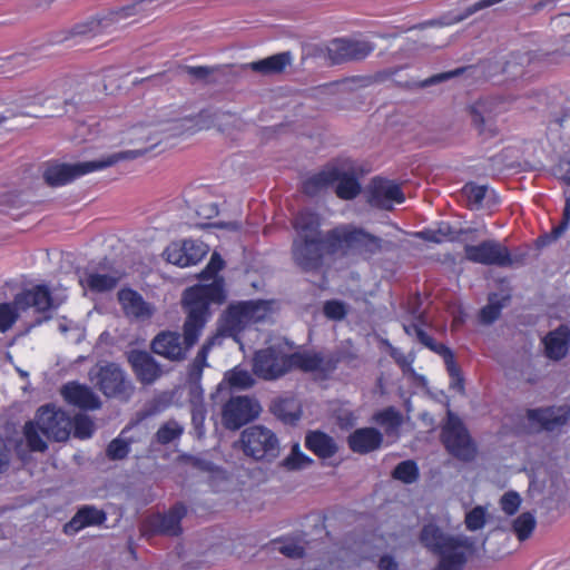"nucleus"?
Here are the masks:
<instances>
[{
    "label": "nucleus",
    "instance_id": "1",
    "mask_svg": "<svg viewBox=\"0 0 570 570\" xmlns=\"http://www.w3.org/2000/svg\"><path fill=\"white\" fill-rule=\"evenodd\" d=\"M225 262L218 253H213L207 266L199 274L203 281L213 279L210 284H199L184 291L183 307L187 314L183 334L176 331H161L150 342L153 353L170 361L183 362L189 350L197 343L200 333L212 315L210 305H222L226 298L225 281L217 276Z\"/></svg>",
    "mask_w": 570,
    "mask_h": 570
},
{
    "label": "nucleus",
    "instance_id": "2",
    "mask_svg": "<svg viewBox=\"0 0 570 570\" xmlns=\"http://www.w3.org/2000/svg\"><path fill=\"white\" fill-rule=\"evenodd\" d=\"M424 548L438 556L432 570H464L475 552V541L464 534H451L434 523L425 524L420 532Z\"/></svg>",
    "mask_w": 570,
    "mask_h": 570
},
{
    "label": "nucleus",
    "instance_id": "3",
    "mask_svg": "<svg viewBox=\"0 0 570 570\" xmlns=\"http://www.w3.org/2000/svg\"><path fill=\"white\" fill-rule=\"evenodd\" d=\"M71 429V417L65 411L53 404H46L38 409L32 421L24 424L23 435L30 451L45 452L48 449L46 439L67 441Z\"/></svg>",
    "mask_w": 570,
    "mask_h": 570
},
{
    "label": "nucleus",
    "instance_id": "4",
    "mask_svg": "<svg viewBox=\"0 0 570 570\" xmlns=\"http://www.w3.org/2000/svg\"><path fill=\"white\" fill-rule=\"evenodd\" d=\"M158 144L159 140H156L151 142L149 147H141L115 153L98 160L82 161L76 164H52L46 168L43 173V178L45 181L51 187L62 186L91 171L111 167L119 161L132 160L138 157H141Z\"/></svg>",
    "mask_w": 570,
    "mask_h": 570
},
{
    "label": "nucleus",
    "instance_id": "5",
    "mask_svg": "<svg viewBox=\"0 0 570 570\" xmlns=\"http://www.w3.org/2000/svg\"><path fill=\"white\" fill-rule=\"evenodd\" d=\"M328 243L332 250H344L370 259L383 250H390L394 244L366 232L364 228L351 225L335 227L328 230Z\"/></svg>",
    "mask_w": 570,
    "mask_h": 570
},
{
    "label": "nucleus",
    "instance_id": "6",
    "mask_svg": "<svg viewBox=\"0 0 570 570\" xmlns=\"http://www.w3.org/2000/svg\"><path fill=\"white\" fill-rule=\"evenodd\" d=\"M267 309L268 306L264 301H246L230 304L219 321L218 335L235 337L248 324L264 320Z\"/></svg>",
    "mask_w": 570,
    "mask_h": 570
},
{
    "label": "nucleus",
    "instance_id": "7",
    "mask_svg": "<svg viewBox=\"0 0 570 570\" xmlns=\"http://www.w3.org/2000/svg\"><path fill=\"white\" fill-rule=\"evenodd\" d=\"M328 243V232L324 239H293L291 256L294 265L303 273H320L325 264L326 255H335Z\"/></svg>",
    "mask_w": 570,
    "mask_h": 570
},
{
    "label": "nucleus",
    "instance_id": "8",
    "mask_svg": "<svg viewBox=\"0 0 570 570\" xmlns=\"http://www.w3.org/2000/svg\"><path fill=\"white\" fill-rule=\"evenodd\" d=\"M242 448L245 455L256 461H274L281 451L277 435L263 425H253L240 434Z\"/></svg>",
    "mask_w": 570,
    "mask_h": 570
},
{
    "label": "nucleus",
    "instance_id": "9",
    "mask_svg": "<svg viewBox=\"0 0 570 570\" xmlns=\"http://www.w3.org/2000/svg\"><path fill=\"white\" fill-rule=\"evenodd\" d=\"M441 440L446 451L463 462H471L476 456V445L462 421L448 412V421L442 428Z\"/></svg>",
    "mask_w": 570,
    "mask_h": 570
},
{
    "label": "nucleus",
    "instance_id": "10",
    "mask_svg": "<svg viewBox=\"0 0 570 570\" xmlns=\"http://www.w3.org/2000/svg\"><path fill=\"white\" fill-rule=\"evenodd\" d=\"M502 1L503 0H478L474 3L466 6L463 10H451L438 18L424 20L422 22L413 24H403L402 27H400V30L391 33H379L372 31L370 33L371 36H399L400 33H406L411 31H424L426 28L452 26L463 21L464 19L469 18L470 16L476 13L480 10L490 8Z\"/></svg>",
    "mask_w": 570,
    "mask_h": 570
},
{
    "label": "nucleus",
    "instance_id": "11",
    "mask_svg": "<svg viewBox=\"0 0 570 570\" xmlns=\"http://www.w3.org/2000/svg\"><path fill=\"white\" fill-rule=\"evenodd\" d=\"M96 386L107 397L128 401L134 393V385L125 371L116 363H106L98 366L95 374Z\"/></svg>",
    "mask_w": 570,
    "mask_h": 570
},
{
    "label": "nucleus",
    "instance_id": "12",
    "mask_svg": "<svg viewBox=\"0 0 570 570\" xmlns=\"http://www.w3.org/2000/svg\"><path fill=\"white\" fill-rule=\"evenodd\" d=\"M254 373L264 380H276L291 371L289 354L276 347H267L255 353Z\"/></svg>",
    "mask_w": 570,
    "mask_h": 570
},
{
    "label": "nucleus",
    "instance_id": "13",
    "mask_svg": "<svg viewBox=\"0 0 570 570\" xmlns=\"http://www.w3.org/2000/svg\"><path fill=\"white\" fill-rule=\"evenodd\" d=\"M464 256L469 262L508 267L513 264L509 249L494 239L483 240L478 245H465Z\"/></svg>",
    "mask_w": 570,
    "mask_h": 570
},
{
    "label": "nucleus",
    "instance_id": "14",
    "mask_svg": "<svg viewBox=\"0 0 570 570\" xmlns=\"http://www.w3.org/2000/svg\"><path fill=\"white\" fill-rule=\"evenodd\" d=\"M259 411V404L253 399L248 396H233L223 407V424L227 430H238L256 419Z\"/></svg>",
    "mask_w": 570,
    "mask_h": 570
},
{
    "label": "nucleus",
    "instance_id": "15",
    "mask_svg": "<svg viewBox=\"0 0 570 570\" xmlns=\"http://www.w3.org/2000/svg\"><path fill=\"white\" fill-rule=\"evenodd\" d=\"M186 514V505L177 502L166 513H156L147 518L145 529L150 534L178 537L183 532L180 523Z\"/></svg>",
    "mask_w": 570,
    "mask_h": 570
},
{
    "label": "nucleus",
    "instance_id": "16",
    "mask_svg": "<svg viewBox=\"0 0 570 570\" xmlns=\"http://www.w3.org/2000/svg\"><path fill=\"white\" fill-rule=\"evenodd\" d=\"M373 50L372 43L357 38H333L327 46L328 58L334 65L364 59Z\"/></svg>",
    "mask_w": 570,
    "mask_h": 570
},
{
    "label": "nucleus",
    "instance_id": "17",
    "mask_svg": "<svg viewBox=\"0 0 570 570\" xmlns=\"http://www.w3.org/2000/svg\"><path fill=\"white\" fill-rule=\"evenodd\" d=\"M125 355L136 379L141 384L151 385L163 375L161 365L149 352L132 348Z\"/></svg>",
    "mask_w": 570,
    "mask_h": 570
},
{
    "label": "nucleus",
    "instance_id": "18",
    "mask_svg": "<svg viewBox=\"0 0 570 570\" xmlns=\"http://www.w3.org/2000/svg\"><path fill=\"white\" fill-rule=\"evenodd\" d=\"M404 202V194L400 186L393 181L374 178L368 195V203L373 207L385 210L392 209V204Z\"/></svg>",
    "mask_w": 570,
    "mask_h": 570
},
{
    "label": "nucleus",
    "instance_id": "19",
    "mask_svg": "<svg viewBox=\"0 0 570 570\" xmlns=\"http://www.w3.org/2000/svg\"><path fill=\"white\" fill-rule=\"evenodd\" d=\"M14 303L20 309L35 307L37 312L45 313L59 306L55 303L51 292L46 285H36L24 289L14 296Z\"/></svg>",
    "mask_w": 570,
    "mask_h": 570
},
{
    "label": "nucleus",
    "instance_id": "20",
    "mask_svg": "<svg viewBox=\"0 0 570 570\" xmlns=\"http://www.w3.org/2000/svg\"><path fill=\"white\" fill-rule=\"evenodd\" d=\"M528 419L537 422L549 432H553L566 425L570 420V407L550 406L544 409H533L528 411Z\"/></svg>",
    "mask_w": 570,
    "mask_h": 570
},
{
    "label": "nucleus",
    "instance_id": "21",
    "mask_svg": "<svg viewBox=\"0 0 570 570\" xmlns=\"http://www.w3.org/2000/svg\"><path fill=\"white\" fill-rule=\"evenodd\" d=\"M61 395L71 405L81 410H97L101 406L99 396L87 385L68 382L61 387Z\"/></svg>",
    "mask_w": 570,
    "mask_h": 570
},
{
    "label": "nucleus",
    "instance_id": "22",
    "mask_svg": "<svg viewBox=\"0 0 570 570\" xmlns=\"http://www.w3.org/2000/svg\"><path fill=\"white\" fill-rule=\"evenodd\" d=\"M291 370L294 367L305 372H332L336 368L338 360L325 356L322 353H293L289 354Z\"/></svg>",
    "mask_w": 570,
    "mask_h": 570
},
{
    "label": "nucleus",
    "instance_id": "23",
    "mask_svg": "<svg viewBox=\"0 0 570 570\" xmlns=\"http://www.w3.org/2000/svg\"><path fill=\"white\" fill-rule=\"evenodd\" d=\"M117 296L126 316L136 320H148L154 315V306L146 302L138 292L131 288H122Z\"/></svg>",
    "mask_w": 570,
    "mask_h": 570
},
{
    "label": "nucleus",
    "instance_id": "24",
    "mask_svg": "<svg viewBox=\"0 0 570 570\" xmlns=\"http://www.w3.org/2000/svg\"><path fill=\"white\" fill-rule=\"evenodd\" d=\"M542 343L544 345V354L549 360H563L569 353L570 327L564 324L559 325L543 337Z\"/></svg>",
    "mask_w": 570,
    "mask_h": 570
},
{
    "label": "nucleus",
    "instance_id": "25",
    "mask_svg": "<svg viewBox=\"0 0 570 570\" xmlns=\"http://www.w3.org/2000/svg\"><path fill=\"white\" fill-rule=\"evenodd\" d=\"M472 125L485 138L494 137L498 132L492 104L489 100H479L470 107Z\"/></svg>",
    "mask_w": 570,
    "mask_h": 570
},
{
    "label": "nucleus",
    "instance_id": "26",
    "mask_svg": "<svg viewBox=\"0 0 570 570\" xmlns=\"http://www.w3.org/2000/svg\"><path fill=\"white\" fill-rule=\"evenodd\" d=\"M383 443V434L375 428L356 429L347 438L348 448L358 454L373 452Z\"/></svg>",
    "mask_w": 570,
    "mask_h": 570
},
{
    "label": "nucleus",
    "instance_id": "27",
    "mask_svg": "<svg viewBox=\"0 0 570 570\" xmlns=\"http://www.w3.org/2000/svg\"><path fill=\"white\" fill-rule=\"evenodd\" d=\"M107 519V514L104 510L97 509L94 505H83L76 514L67 522L63 527L66 534H75L81 529L90 525H100Z\"/></svg>",
    "mask_w": 570,
    "mask_h": 570
},
{
    "label": "nucleus",
    "instance_id": "28",
    "mask_svg": "<svg viewBox=\"0 0 570 570\" xmlns=\"http://www.w3.org/2000/svg\"><path fill=\"white\" fill-rule=\"evenodd\" d=\"M295 236L293 239H324L317 214L302 210L293 219Z\"/></svg>",
    "mask_w": 570,
    "mask_h": 570
},
{
    "label": "nucleus",
    "instance_id": "29",
    "mask_svg": "<svg viewBox=\"0 0 570 570\" xmlns=\"http://www.w3.org/2000/svg\"><path fill=\"white\" fill-rule=\"evenodd\" d=\"M293 62V56L289 51H283L272 55L264 59L253 61L248 65L250 70L263 76H275L284 72V70Z\"/></svg>",
    "mask_w": 570,
    "mask_h": 570
},
{
    "label": "nucleus",
    "instance_id": "30",
    "mask_svg": "<svg viewBox=\"0 0 570 570\" xmlns=\"http://www.w3.org/2000/svg\"><path fill=\"white\" fill-rule=\"evenodd\" d=\"M223 114L212 111V110H202L197 117L195 118H183L175 120L171 124L170 129L176 134H181L184 131H196L202 129H208L216 124V120Z\"/></svg>",
    "mask_w": 570,
    "mask_h": 570
},
{
    "label": "nucleus",
    "instance_id": "31",
    "mask_svg": "<svg viewBox=\"0 0 570 570\" xmlns=\"http://www.w3.org/2000/svg\"><path fill=\"white\" fill-rule=\"evenodd\" d=\"M305 445L321 459H330L338 450L334 439L321 431L308 432L305 436Z\"/></svg>",
    "mask_w": 570,
    "mask_h": 570
},
{
    "label": "nucleus",
    "instance_id": "32",
    "mask_svg": "<svg viewBox=\"0 0 570 570\" xmlns=\"http://www.w3.org/2000/svg\"><path fill=\"white\" fill-rule=\"evenodd\" d=\"M217 336L209 337L198 351L196 357L189 366L188 382L193 385V392L200 391V380L203 370L207 366V357L212 347L215 345Z\"/></svg>",
    "mask_w": 570,
    "mask_h": 570
},
{
    "label": "nucleus",
    "instance_id": "33",
    "mask_svg": "<svg viewBox=\"0 0 570 570\" xmlns=\"http://www.w3.org/2000/svg\"><path fill=\"white\" fill-rule=\"evenodd\" d=\"M337 180V168L332 167L325 170H322L311 177H308L303 183V193L308 196H316L321 191L327 189L328 187L334 186Z\"/></svg>",
    "mask_w": 570,
    "mask_h": 570
},
{
    "label": "nucleus",
    "instance_id": "34",
    "mask_svg": "<svg viewBox=\"0 0 570 570\" xmlns=\"http://www.w3.org/2000/svg\"><path fill=\"white\" fill-rule=\"evenodd\" d=\"M374 421L384 429L387 436L397 439L403 423L402 413L394 406H389L374 415Z\"/></svg>",
    "mask_w": 570,
    "mask_h": 570
},
{
    "label": "nucleus",
    "instance_id": "35",
    "mask_svg": "<svg viewBox=\"0 0 570 570\" xmlns=\"http://www.w3.org/2000/svg\"><path fill=\"white\" fill-rule=\"evenodd\" d=\"M335 194L338 198L351 200L361 193V185L353 173L337 168V180L334 184Z\"/></svg>",
    "mask_w": 570,
    "mask_h": 570
},
{
    "label": "nucleus",
    "instance_id": "36",
    "mask_svg": "<svg viewBox=\"0 0 570 570\" xmlns=\"http://www.w3.org/2000/svg\"><path fill=\"white\" fill-rule=\"evenodd\" d=\"M271 412L286 424H295L301 416L297 402L289 397L273 401Z\"/></svg>",
    "mask_w": 570,
    "mask_h": 570
},
{
    "label": "nucleus",
    "instance_id": "37",
    "mask_svg": "<svg viewBox=\"0 0 570 570\" xmlns=\"http://www.w3.org/2000/svg\"><path fill=\"white\" fill-rule=\"evenodd\" d=\"M120 281V275L88 273L80 284L95 293H105L116 288Z\"/></svg>",
    "mask_w": 570,
    "mask_h": 570
},
{
    "label": "nucleus",
    "instance_id": "38",
    "mask_svg": "<svg viewBox=\"0 0 570 570\" xmlns=\"http://www.w3.org/2000/svg\"><path fill=\"white\" fill-rule=\"evenodd\" d=\"M463 72V69L462 68H458L455 70H452V71H446V72H441V73H436V75H433L424 80H421V81H416V80H407V81H404V82H397V85L402 88H405V89H410V90H414V89H423V88H428V87H431V86H435V85H439L443 81H446V80H450L456 76H459L460 73Z\"/></svg>",
    "mask_w": 570,
    "mask_h": 570
},
{
    "label": "nucleus",
    "instance_id": "39",
    "mask_svg": "<svg viewBox=\"0 0 570 570\" xmlns=\"http://www.w3.org/2000/svg\"><path fill=\"white\" fill-rule=\"evenodd\" d=\"M461 195L465 200L466 206L472 210H476L483 206V202L488 195V187L476 185L474 183H468L463 186Z\"/></svg>",
    "mask_w": 570,
    "mask_h": 570
},
{
    "label": "nucleus",
    "instance_id": "40",
    "mask_svg": "<svg viewBox=\"0 0 570 570\" xmlns=\"http://www.w3.org/2000/svg\"><path fill=\"white\" fill-rule=\"evenodd\" d=\"M184 433V426L176 420H168L163 423L155 433L154 440L160 445H167L180 439Z\"/></svg>",
    "mask_w": 570,
    "mask_h": 570
},
{
    "label": "nucleus",
    "instance_id": "41",
    "mask_svg": "<svg viewBox=\"0 0 570 570\" xmlns=\"http://www.w3.org/2000/svg\"><path fill=\"white\" fill-rule=\"evenodd\" d=\"M510 296L504 295L499 297L498 294H491L488 299V304L481 309L480 317L485 324H491L499 318L501 309L509 302Z\"/></svg>",
    "mask_w": 570,
    "mask_h": 570
},
{
    "label": "nucleus",
    "instance_id": "42",
    "mask_svg": "<svg viewBox=\"0 0 570 570\" xmlns=\"http://www.w3.org/2000/svg\"><path fill=\"white\" fill-rule=\"evenodd\" d=\"M392 478L404 484L415 483L420 478L419 466L415 461L406 460L400 462L391 473Z\"/></svg>",
    "mask_w": 570,
    "mask_h": 570
},
{
    "label": "nucleus",
    "instance_id": "43",
    "mask_svg": "<svg viewBox=\"0 0 570 570\" xmlns=\"http://www.w3.org/2000/svg\"><path fill=\"white\" fill-rule=\"evenodd\" d=\"M537 521L531 512L521 513L512 523L513 532L520 541L529 539L535 528Z\"/></svg>",
    "mask_w": 570,
    "mask_h": 570
},
{
    "label": "nucleus",
    "instance_id": "44",
    "mask_svg": "<svg viewBox=\"0 0 570 570\" xmlns=\"http://www.w3.org/2000/svg\"><path fill=\"white\" fill-rule=\"evenodd\" d=\"M184 262L186 266L196 265L208 252V246L198 240H184Z\"/></svg>",
    "mask_w": 570,
    "mask_h": 570
},
{
    "label": "nucleus",
    "instance_id": "45",
    "mask_svg": "<svg viewBox=\"0 0 570 570\" xmlns=\"http://www.w3.org/2000/svg\"><path fill=\"white\" fill-rule=\"evenodd\" d=\"M312 463L313 460L302 453L299 445L296 443L293 445L291 454L282 461L281 465L288 471H295L307 468Z\"/></svg>",
    "mask_w": 570,
    "mask_h": 570
},
{
    "label": "nucleus",
    "instance_id": "46",
    "mask_svg": "<svg viewBox=\"0 0 570 570\" xmlns=\"http://www.w3.org/2000/svg\"><path fill=\"white\" fill-rule=\"evenodd\" d=\"M225 380L232 387L238 390L249 389L255 383L253 375L248 371L240 367H235L234 370L226 373Z\"/></svg>",
    "mask_w": 570,
    "mask_h": 570
},
{
    "label": "nucleus",
    "instance_id": "47",
    "mask_svg": "<svg viewBox=\"0 0 570 570\" xmlns=\"http://www.w3.org/2000/svg\"><path fill=\"white\" fill-rule=\"evenodd\" d=\"M20 307L16 303H0V332L6 333L19 318Z\"/></svg>",
    "mask_w": 570,
    "mask_h": 570
},
{
    "label": "nucleus",
    "instance_id": "48",
    "mask_svg": "<svg viewBox=\"0 0 570 570\" xmlns=\"http://www.w3.org/2000/svg\"><path fill=\"white\" fill-rule=\"evenodd\" d=\"M130 452V443L122 439H114L106 449V455L111 461H120L128 456Z\"/></svg>",
    "mask_w": 570,
    "mask_h": 570
},
{
    "label": "nucleus",
    "instance_id": "49",
    "mask_svg": "<svg viewBox=\"0 0 570 570\" xmlns=\"http://www.w3.org/2000/svg\"><path fill=\"white\" fill-rule=\"evenodd\" d=\"M206 413V406L203 401L191 402V424L197 438H202L205 434Z\"/></svg>",
    "mask_w": 570,
    "mask_h": 570
},
{
    "label": "nucleus",
    "instance_id": "50",
    "mask_svg": "<svg viewBox=\"0 0 570 570\" xmlns=\"http://www.w3.org/2000/svg\"><path fill=\"white\" fill-rule=\"evenodd\" d=\"M485 509L481 505L474 507L465 514L464 523L468 530L476 531L485 524Z\"/></svg>",
    "mask_w": 570,
    "mask_h": 570
},
{
    "label": "nucleus",
    "instance_id": "51",
    "mask_svg": "<svg viewBox=\"0 0 570 570\" xmlns=\"http://www.w3.org/2000/svg\"><path fill=\"white\" fill-rule=\"evenodd\" d=\"M72 426L75 429V436L79 439H88L95 431L94 422L87 415H77Z\"/></svg>",
    "mask_w": 570,
    "mask_h": 570
},
{
    "label": "nucleus",
    "instance_id": "52",
    "mask_svg": "<svg viewBox=\"0 0 570 570\" xmlns=\"http://www.w3.org/2000/svg\"><path fill=\"white\" fill-rule=\"evenodd\" d=\"M184 244L171 243L164 252L166 261L179 267H187L184 259Z\"/></svg>",
    "mask_w": 570,
    "mask_h": 570
},
{
    "label": "nucleus",
    "instance_id": "53",
    "mask_svg": "<svg viewBox=\"0 0 570 570\" xmlns=\"http://www.w3.org/2000/svg\"><path fill=\"white\" fill-rule=\"evenodd\" d=\"M324 314L331 320H343L346 316V306L340 301H327L324 304Z\"/></svg>",
    "mask_w": 570,
    "mask_h": 570
},
{
    "label": "nucleus",
    "instance_id": "54",
    "mask_svg": "<svg viewBox=\"0 0 570 570\" xmlns=\"http://www.w3.org/2000/svg\"><path fill=\"white\" fill-rule=\"evenodd\" d=\"M500 503H501V509L507 514L512 515L518 511L520 503H521V498H520L519 493H517L514 491H510V492H507L503 494Z\"/></svg>",
    "mask_w": 570,
    "mask_h": 570
},
{
    "label": "nucleus",
    "instance_id": "55",
    "mask_svg": "<svg viewBox=\"0 0 570 570\" xmlns=\"http://www.w3.org/2000/svg\"><path fill=\"white\" fill-rule=\"evenodd\" d=\"M569 224H570V200H567L564 209H563L562 220L560 222V224L558 226L552 228L550 235H547L546 238L548 240L558 239L568 229Z\"/></svg>",
    "mask_w": 570,
    "mask_h": 570
},
{
    "label": "nucleus",
    "instance_id": "56",
    "mask_svg": "<svg viewBox=\"0 0 570 570\" xmlns=\"http://www.w3.org/2000/svg\"><path fill=\"white\" fill-rule=\"evenodd\" d=\"M439 355L443 357L446 371L451 379L461 375V371L454 361V355L448 346L440 347Z\"/></svg>",
    "mask_w": 570,
    "mask_h": 570
},
{
    "label": "nucleus",
    "instance_id": "57",
    "mask_svg": "<svg viewBox=\"0 0 570 570\" xmlns=\"http://www.w3.org/2000/svg\"><path fill=\"white\" fill-rule=\"evenodd\" d=\"M278 551L291 559H301L305 554L304 547L299 546L296 542L284 543L278 548Z\"/></svg>",
    "mask_w": 570,
    "mask_h": 570
},
{
    "label": "nucleus",
    "instance_id": "58",
    "mask_svg": "<svg viewBox=\"0 0 570 570\" xmlns=\"http://www.w3.org/2000/svg\"><path fill=\"white\" fill-rule=\"evenodd\" d=\"M183 70L195 80H206L214 72L213 68L206 66H185Z\"/></svg>",
    "mask_w": 570,
    "mask_h": 570
},
{
    "label": "nucleus",
    "instance_id": "59",
    "mask_svg": "<svg viewBox=\"0 0 570 570\" xmlns=\"http://www.w3.org/2000/svg\"><path fill=\"white\" fill-rule=\"evenodd\" d=\"M415 338L429 350L439 354L440 347H445L444 344L436 343L433 337H431L422 327L420 331H416Z\"/></svg>",
    "mask_w": 570,
    "mask_h": 570
},
{
    "label": "nucleus",
    "instance_id": "60",
    "mask_svg": "<svg viewBox=\"0 0 570 570\" xmlns=\"http://www.w3.org/2000/svg\"><path fill=\"white\" fill-rule=\"evenodd\" d=\"M197 215L210 219L218 215V206L216 203L203 204L198 207Z\"/></svg>",
    "mask_w": 570,
    "mask_h": 570
},
{
    "label": "nucleus",
    "instance_id": "61",
    "mask_svg": "<svg viewBox=\"0 0 570 570\" xmlns=\"http://www.w3.org/2000/svg\"><path fill=\"white\" fill-rule=\"evenodd\" d=\"M562 49L563 52H560L559 50H556L553 52H546L543 53V59L549 62H559L561 57L569 56L570 55V43L567 42L563 45Z\"/></svg>",
    "mask_w": 570,
    "mask_h": 570
},
{
    "label": "nucleus",
    "instance_id": "62",
    "mask_svg": "<svg viewBox=\"0 0 570 570\" xmlns=\"http://www.w3.org/2000/svg\"><path fill=\"white\" fill-rule=\"evenodd\" d=\"M380 570H399V563L390 554H384L379 560Z\"/></svg>",
    "mask_w": 570,
    "mask_h": 570
},
{
    "label": "nucleus",
    "instance_id": "63",
    "mask_svg": "<svg viewBox=\"0 0 570 570\" xmlns=\"http://www.w3.org/2000/svg\"><path fill=\"white\" fill-rule=\"evenodd\" d=\"M190 462H191L193 466H195L202 471H205V472H213L216 469V465L212 461H208V460H205L202 458H191Z\"/></svg>",
    "mask_w": 570,
    "mask_h": 570
},
{
    "label": "nucleus",
    "instance_id": "64",
    "mask_svg": "<svg viewBox=\"0 0 570 570\" xmlns=\"http://www.w3.org/2000/svg\"><path fill=\"white\" fill-rule=\"evenodd\" d=\"M557 173L560 174L562 180L570 186V161L561 160L557 166Z\"/></svg>",
    "mask_w": 570,
    "mask_h": 570
}]
</instances>
